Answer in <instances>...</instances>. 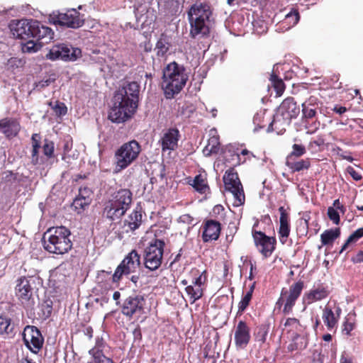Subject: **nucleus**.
<instances>
[{
    "mask_svg": "<svg viewBox=\"0 0 363 363\" xmlns=\"http://www.w3.org/2000/svg\"><path fill=\"white\" fill-rule=\"evenodd\" d=\"M140 86L135 82L128 83L114 94L108 119L113 123H122L130 118L136 112L139 101Z\"/></svg>",
    "mask_w": 363,
    "mask_h": 363,
    "instance_id": "1",
    "label": "nucleus"
},
{
    "mask_svg": "<svg viewBox=\"0 0 363 363\" xmlns=\"http://www.w3.org/2000/svg\"><path fill=\"white\" fill-rule=\"evenodd\" d=\"M190 24L189 35L192 38L208 37L210 34L212 11L208 4L196 2L187 12Z\"/></svg>",
    "mask_w": 363,
    "mask_h": 363,
    "instance_id": "2",
    "label": "nucleus"
},
{
    "mask_svg": "<svg viewBox=\"0 0 363 363\" xmlns=\"http://www.w3.org/2000/svg\"><path fill=\"white\" fill-rule=\"evenodd\" d=\"M189 75L186 68L176 62L169 63L163 69L162 87L167 99L179 94L186 85Z\"/></svg>",
    "mask_w": 363,
    "mask_h": 363,
    "instance_id": "3",
    "label": "nucleus"
},
{
    "mask_svg": "<svg viewBox=\"0 0 363 363\" xmlns=\"http://www.w3.org/2000/svg\"><path fill=\"white\" fill-rule=\"evenodd\" d=\"M71 232L65 226L50 228L43 236L44 249L50 253L64 255L72 248Z\"/></svg>",
    "mask_w": 363,
    "mask_h": 363,
    "instance_id": "4",
    "label": "nucleus"
},
{
    "mask_svg": "<svg viewBox=\"0 0 363 363\" xmlns=\"http://www.w3.org/2000/svg\"><path fill=\"white\" fill-rule=\"evenodd\" d=\"M133 194L128 189H121L104 203L102 215L111 221L119 220L130 208Z\"/></svg>",
    "mask_w": 363,
    "mask_h": 363,
    "instance_id": "5",
    "label": "nucleus"
},
{
    "mask_svg": "<svg viewBox=\"0 0 363 363\" xmlns=\"http://www.w3.org/2000/svg\"><path fill=\"white\" fill-rule=\"evenodd\" d=\"M141 146L135 140L123 144L115 152L116 170L120 172L137 160Z\"/></svg>",
    "mask_w": 363,
    "mask_h": 363,
    "instance_id": "6",
    "label": "nucleus"
},
{
    "mask_svg": "<svg viewBox=\"0 0 363 363\" xmlns=\"http://www.w3.org/2000/svg\"><path fill=\"white\" fill-rule=\"evenodd\" d=\"M303 289L304 281L302 280L293 283L289 289L283 288L280 296L276 302V307L278 308L283 307V313L284 315L290 314Z\"/></svg>",
    "mask_w": 363,
    "mask_h": 363,
    "instance_id": "7",
    "label": "nucleus"
},
{
    "mask_svg": "<svg viewBox=\"0 0 363 363\" xmlns=\"http://www.w3.org/2000/svg\"><path fill=\"white\" fill-rule=\"evenodd\" d=\"M165 243L160 239H154L143 252L144 266L150 271L159 269L162 262Z\"/></svg>",
    "mask_w": 363,
    "mask_h": 363,
    "instance_id": "8",
    "label": "nucleus"
},
{
    "mask_svg": "<svg viewBox=\"0 0 363 363\" xmlns=\"http://www.w3.org/2000/svg\"><path fill=\"white\" fill-rule=\"evenodd\" d=\"M223 180L225 190L230 191L233 195V205L235 206L243 205L245 201V196L242 184L234 167H230L225 171Z\"/></svg>",
    "mask_w": 363,
    "mask_h": 363,
    "instance_id": "9",
    "label": "nucleus"
},
{
    "mask_svg": "<svg viewBox=\"0 0 363 363\" xmlns=\"http://www.w3.org/2000/svg\"><path fill=\"white\" fill-rule=\"evenodd\" d=\"M191 284L185 288V291L191 303H195L203 296V291L207 283V272H201L196 267L192 268L189 272Z\"/></svg>",
    "mask_w": 363,
    "mask_h": 363,
    "instance_id": "10",
    "label": "nucleus"
},
{
    "mask_svg": "<svg viewBox=\"0 0 363 363\" xmlns=\"http://www.w3.org/2000/svg\"><path fill=\"white\" fill-rule=\"evenodd\" d=\"M140 265V255L135 250L129 252L116 267L111 277L113 284L117 286L121 282L123 276H128L131 273L136 272Z\"/></svg>",
    "mask_w": 363,
    "mask_h": 363,
    "instance_id": "11",
    "label": "nucleus"
},
{
    "mask_svg": "<svg viewBox=\"0 0 363 363\" xmlns=\"http://www.w3.org/2000/svg\"><path fill=\"white\" fill-rule=\"evenodd\" d=\"M146 300L143 295L135 294L125 298L121 305V313L129 319L140 318L145 313Z\"/></svg>",
    "mask_w": 363,
    "mask_h": 363,
    "instance_id": "12",
    "label": "nucleus"
},
{
    "mask_svg": "<svg viewBox=\"0 0 363 363\" xmlns=\"http://www.w3.org/2000/svg\"><path fill=\"white\" fill-rule=\"evenodd\" d=\"M16 295L21 303L26 307H31L35 301L33 298V287L35 281L26 277H21L17 281Z\"/></svg>",
    "mask_w": 363,
    "mask_h": 363,
    "instance_id": "13",
    "label": "nucleus"
},
{
    "mask_svg": "<svg viewBox=\"0 0 363 363\" xmlns=\"http://www.w3.org/2000/svg\"><path fill=\"white\" fill-rule=\"evenodd\" d=\"M55 24L71 28H78L84 25L83 15L75 9L67 10L65 13H59L52 16Z\"/></svg>",
    "mask_w": 363,
    "mask_h": 363,
    "instance_id": "14",
    "label": "nucleus"
},
{
    "mask_svg": "<svg viewBox=\"0 0 363 363\" xmlns=\"http://www.w3.org/2000/svg\"><path fill=\"white\" fill-rule=\"evenodd\" d=\"M252 237L255 246L262 257H269L276 249L277 240L274 237L267 236L262 231L253 230Z\"/></svg>",
    "mask_w": 363,
    "mask_h": 363,
    "instance_id": "15",
    "label": "nucleus"
},
{
    "mask_svg": "<svg viewBox=\"0 0 363 363\" xmlns=\"http://www.w3.org/2000/svg\"><path fill=\"white\" fill-rule=\"evenodd\" d=\"M25 345L33 352L37 353L43 347L44 339L40 330L33 325H26L23 333Z\"/></svg>",
    "mask_w": 363,
    "mask_h": 363,
    "instance_id": "16",
    "label": "nucleus"
},
{
    "mask_svg": "<svg viewBox=\"0 0 363 363\" xmlns=\"http://www.w3.org/2000/svg\"><path fill=\"white\" fill-rule=\"evenodd\" d=\"M36 20L21 19L17 21L16 23L11 28L13 35L17 38L22 40H28L31 38H34L36 35L35 29H37Z\"/></svg>",
    "mask_w": 363,
    "mask_h": 363,
    "instance_id": "17",
    "label": "nucleus"
},
{
    "mask_svg": "<svg viewBox=\"0 0 363 363\" xmlns=\"http://www.w3.org/2000/svg\"><path fill=\"white\" fill-rule=\"evenodd\" d=\"M278 116L285 118L286 123L296 118L300 113V107L293 97L286 98L277 109Z\"/></svg>",
    "mask_w": 363,
    "mask_h": 363,
    "instance_id": "18",
    "label": "nucleus"
},
{
    "mask_svg": "<svg viewBox=\"0 0 363 363\" xmlns=\"http://www.w3.org/2000/svg\"><path fill=\"white\" fill-rule=\"evenodd\" d=\"M221 231V224L219 220L207 219L202 225V240L203 242L217 240Z\"/></svg>",
    "mask_w": 363,
    "mask_h": 363,
    "instance_id": "19",
    "label": "nucleus"
},
{
    "mask_svg": "<svg viewBox=\"0 0 363 363\" xmlns=\"http://www.w3.org/2000/svg\"><path fill=\"white\" fill-rule=\"evenodd\" d=\"M46 57L51 60H74L76 59L72 48L66 44L54 45L47 54Z\"/></svg>",
    "mask_w": 363,
    "mask_h": 363,
    "instance_id": "20",
    "label": "nucleus"
},
{
    "mask_svg": "<svg viewBox=\"0 0 363 363\" xmlns=\"http://www.w3.org/2000/svg\"><path fill=\"white\" fill-rule=\"evenodd\" d=\"M342 313L339 306L335 305L334 310L328 305L323 310L322 319L328 330H336Z\"/></svg>",
    "mask_w": 363,
    "mask_h": 363,
    "instance_id": "21",
    "label": "nucleus"
},
{
    "mask_svg": "<svg viewBox=\"0 0 363 363\" xmlns=\"http://www.w3.org/2000/svg\"><path fill=\"white\" fill-rule=\"evenodd\" d=\"M330 294L328 286L324 284H320L316 287L314 286L312 289L306 292L303 296V301L307 305H311L313 303L325 299Z\"/></svg>",
    "mask_w": 363,
    "mask_h": 363,
    "instance_id": "22",
    "label": "nucleus"
},
{
    "mask_svg": "<svg viewBox=\"0 0 363 363\" xmlns=\"http://www.w3.org/2000/svg\"><path fill=\"white\" fill-rule=\"evenodd\" d=\"M250 329L247 324L245 321H239L234 335L236 347L241 349L246 347L250 341Z\"/></svg>",
    "mask_w": 363,
    "mask_h": 363,
    "instance_id": "23",
    "label": "nucleus"
},
{
    "mask_svg": "<svg viewBox=\"0 0 363 363\" xmlns=\"http://www.w3.org/2000/svg\"><path fill=\"white\" fill-rule=\"evenodd\" d=\"M16 333V325L12 318L5 313L0 314V337L12 339Z\"/></svg>",
    "mask_w": 363,
    "mask_h": 363,
    "instance_id": "24",
    "label": "nucleus"
},
{
    "mask_svg": "<svg viewBox=\"0 0 363 363\" xmlns=\"http://www.w3.org/2000/svg\"><path fill=\"white\" fill-rule=\"evenodd\" d=\"M179 131L177 128H169L163 135L160 142L162 150H174L178 146L179 139Z\"/></svg>",
    "mask_w": 363,
    "mask_h": 363,
    "instance_id": "25",
    "label": "nucleus"
},
{
    "mask_svg": "<svg viewBox=\"0 0 363 363\" xmlns=\"http://www.w3.org/2000/svg\"><path fill=\"white\" fill-rule=\"evenodd\" d=\"M142 210L141 208H136L133 212L125 218L122 225V233H128L133 232L138 229L142 224Z\"/></svg>",
    "mask_w": 363,
    "mask_h": 363,
    "instance_id": "26",
    "label": "nucleus"
},
{
    "mask_svg": "<svg viewBox=\"0 0 363 363\" xmlns=\"http://www.w3.org/2000/svg\"><path fill=\"white\" fill-rule=\"evenodd\" d=\"M93 191L89 187H81L79 190V194L73 201V206L78 210V213L84 211L85 208L90 205L92 201Z\"/></svg>",
    "mask_w": 363,
    "mask_h": 363,
    "instance_id": "27",
    "label": "nucleus"
},
{
    "mask_svg": "<svg viewBox=\"0 0 363 363\" xmlns=\"http://www.w3.org/2000/svg\"><path fill=\"white\" fill-rule=\"evenodd\" d=\"M21 130L19 122L13 118H4L0 120V132L6 138L16 137Z\"/></svg>",
    "mask_w": 363,
    "mask_h": 363,
    "instance_id": "28",
    "label": "nucleus"
},
{
    "mask_svg": "<svg viewBox=\"0 0 363 363\" xmlns=\"http://www.w3.org/2000/svg\"><path fill=\"white\" fill-rule=\"evenodd\" d=\"M279 211L280 213V225L278 233L280 242L282 244H285L290 234L289 214L284 206H280Z\"/></svg>",
    "mask_w": 363,
    "mask_h": 363,
    "instance_id": "29",
    "label": "nucleus"
},
{
    "mask_svg": "<svg viewBox=\"0 0 363 363\" xmlns=\"http://www.w3.org/2000/svg\"><path fill=\"white\" fill-rule=\"evenodd\" d=\"M35 28H37V29L35 30L36 35H35L34 38L38 43L42 45V46L50 43L53 40L54 31L52 28L44 26L38 21Z\"/></svg>",
    "mask_w": 363,
    "mask_h": 363,
    "instance_id": "30",
    "label": "nucleus"
},
{
    "mask_svg": "<svg viewBox=\"0 0 363 363\" xmlns=\"http://www.w3.org/2000/svg\"><path fill=\"white\" fill-rule=\"evenodd\" d=\"M172 47L171 37L165 33H162L157 40L155 50L157 57H166Z\"/></svg>",
    "mask_w": 363,
    "mask_h": 363,
    "instance_id": "31",
    "label": "nucleus"
},
{
    "mask_svg": "<svg viewBox=\"0 0 363 363\" xmlns=\"http://www.w3.org/2000/svg\"><path fill=\"white\" fill-rule=\"evenodd\" d=\"M286 165L291 169V172H301L308 170L311 165V159H300L286 157Z\"/></svg>",
    "mask_w": 363,
    "mask_h": 363,
    "instance_id": "32",
    "label": "nucleus"
},
{
    "mask_svg": "<svg viewBox=\"0 0 363 363\" xmlns=\"http://www.w3.org/2000/svg\"><path fill=\"white\" fill-rule=\"evenodd\" d=\"M290 123H286L285 118L278 116V113L276 112V114L274 116L272 121L269 123L267 130V132L275 131L278 135L283 134L286 131V127L289 126Z\"/></svg>",
    "mask_w": 363,
    "mask_h": 363,
    "instance_id": "33",
    "label": "nucleus"
},
{
    "mask_svg": "<svg viewBox=\"0 0 363 363\" xmlns=\"http://www.w3.org/2000/svg\"><path fill=\"white\" fill-rule=\"evenodd\" d=\"M179 2L178 0H160L159 8L163 11L165 16L175 15L179 9Z\"/></svg>",
    "mask_w": 363,
    "mask_h": 363,
    "instance_id": "34",
    "label": "nucleus"
},
{
    "mask_svg": "<svg viewBox=\"0 0 363 363\" xmlns=\"http://www.w3.org/2000/svg\"><path fill=\"white\" fill-rule=\"evenodd\" d=\"M340 228H331L325 230L320 235V241L323 245H330L340 237Z\"/></svg>",
    "mask_w": 363,
    "mask_h": 363,
    "instance_id": "35",
    "label": "nucleus"
},
{
    "mask_svg": "<svg viewBox=\"0 0 363 363\" xmlns=\"http://www.w3.org/2000/svg\"><path fill=\"white\" fill-rule=\"evenodd\" d=\"M246 159L241 161L240 154L235 152L234 150L229 148L224 152V163L233 166V167L245 162Z\"/></svg>",
    "mask_w": 363,
    "mask_h": 363,
    "instance_id": "36",
    "label": "nucleus"
},
{
    "mask_svg": "<svg viewBox=\"0 0 363 363\" xmlns=\"http://www.w3.org/2000/svg\"><path fill=\"white\" fill-rule=\"evenodd\" d=\"M220 150V141L218 135H213L208 140V143L203 150L206 156L216 154Z\"/></svg>",
    "mask_w": 363,
    "mask_h": 363,
    "instance_id": "37",
    "label": "nucleus"
},
{
    "mask_svg": "<svg viewBox=\"0 0 363 363\" xmlns=\"http://www.w3.org/2000/svg\"><path fill=\"white\" fill-rule=\"evenodd\" d=\"M269 81L271 82V86L276 91L277 96H281L284 94L286 88L283 80L276 74L272 72L270 75Z\"/></svg>",
    "mask_w": 363,
    "mask_h": 363,
    "instance_id": "38",
    "label": "nucleus"
},
{
    "mask_svg": "<svg viewBox=\"0 0 363 363\" xmlns=\"http://www.w3.org/2000/svg\"><path fill=\"white\" fill-rule=\"evenodd\" d=\"M355 327V313H348L344 320L342 323V333L347 336L351 335V332L354 329Z\"/></svg>",
    "mask_w": 363,
    "mask_h": 363,
    "instance_id": "39",
    "label": "nucleus"
},
{
    "mask_svg": "<svg viewBox=\"0 0 363 363\" xmlns=\"http://www.w3.org/2000/svg\"><path fill=\"white\" fill-rule=\"evenodd\" d=\"M27 41L21 44V50L24 53H35L42 48V45L36 40H26Z\"/></svg>",
    "mask_w": 363,
    "mask_h": 363,
    "instance_id": "40",
    "label": "nucleus"
},
{
    "mask_svg": "<svg viewBox=\"0 0 363 363\" xmlns=\"http://www.w3.org/2000/svg\"><path fill=\"white\" fill-rule=\"evenodd\" d=\"M192 186L199 193L205 194L208 189L206 179L201 174L196 175L193 181Z\"/></svg>",
    "mask_w": 363,
    "mask_h": 363,
    "instance_id": "41",
    "label": "nucleus"
},
{
    "mask_svg": "<svg viewBox=\"0 0 363 363\" xmlns=\"http://www.w3.org/2000/svg\"><path fill=\"white\" fill-rule=\"evenodd\" d=\"M325 144V139L323 136L318 135L315 138L311 140L308 145V149L312 152L315 153L321 150Z\"/></svg>",
    "mask_w": 363,
    "mask_h": 363,
    "instance_id": "42",
    "label": "nucleus"
},
{
    "mask_svg": "<svg viewBox=\"0 0 363 363\" xmlns=\"http://www.w3.org/2000/svg\"><path fill=\"white\" fill-rule=\"evenodd\" d=\"M301 121L303 123H308L310 121L317 119L318 112L315 109H309L306 106H301Z\"/></svg>",
    "mask_w": 363,
    "mask_h": 363,
    "instance_id": "43",
    "label": "nucleus"
},
{
    "mask_svg": "<svg viewBox=\"0 0 363 363\" xmlns=\"http://www.w3.org/2000/svg\"><path fill=\"white\" fill-rule=\"evenodd\" d=\"M269 329V325L265 324H262L259 326H258L257 328V331L255 333V340L262 344L264 343L267 340Z\"/></svg>",
    "mask_w": 363,
    "mask_h": 363,
    "instance_id": "44",
    "label": "nucleus"
},
{
    "mask_svg": "<svg viewBox=\"0 0 363 363\" xmlns=\"http://www.w3.org/2000/svg\"><path fill=\"white\" fill-rule=\"evenodd\" d=\"M320 101L316 96H311L303 103H302L301 106H306V108L315 109L318 112L320 111Z\"/></svg>",
    "mask_w": 363,
    "mask_h": 363,
    "instance_id": "45",
    "label": "nucleus"
},
{
    "mask_svg": "<svg viewBox=\"0 0 363 363\" xmlns=\"http://www.w3.org/2000/svg\"><path fill=\"white\" fill-rule=\"evenodd\" d=\"M43 152L47 158L50 159L55 157V143L54 142L45 139L43 145Z\"/></svg>",
    "mask_w": 363,
    "mask_h": 363,
    "instance_id": "46",
    "label": "nucleus"
},
{
    "mask_svg": "<svg viewBox=\"0 0 363 363\" xmlns=\"http://www.w3.org/2000/svg\"><path fill=\"white\" fill-rule=\"evenodd\" d=\"M211 216L213 218V220H219L220 222L223 220L225 217V211L222 205H216L211 212Z\"/></svg>",
    "mask_w": 363,
    "mask_h": 363,
    "instance_id": "47",
    "label": "nucleus"
},
{
    "mask_svg": "<svg viewBox=\"0 0 363 363\" xmlns=\"http://www.w3.org/2000/svg\"><path fill=\"white\" fill-rule=\"evenodd\" d=\"M306 150L304 145L299 144H294L292 145V151L286 157L296 158L305 155Z\"/></svg>",
    "mask_w": 363,
    "mask_h": 363,
    "instance_id": "48",
    "label": "nucleus"
},
{
    "mask_svg": "<svg viewBox=\"0 0 363 363\" xmlns=\"http://www.w3.org/2000/svg\"><path fill=\"white\" fill-rule=\"evenodd\" d=\"M252 296L250 295V293H246L241 301L238 303V313L242 314L248 307Z\"/></svg>",
    "mask_w": 363,
    "mask_h": 363,
    "instance_id": "49",
    "label": "nucleus"
},
{
    "mask_svg": "<svg viewBox=\"0 0 363 363\" xmlns=\"http://www.w3.org/2000/svg\"><path fill=\"white\" fill-rule=\"evenodd\" d=\"M284 328H287L289 332L297 330L301 325L300 320L296 318H288L284 323Z\"/></svg>",
    "mask_w": 363,
    "mask_h": 363,
    "instance_id": "50",
    "label": "nucleus"
},
{
    "mask_svg": "<svg viewBox=\"0 0 363 363\" xmlns=\"http://www.w3.org/2000/svg\"><path fill=\"white\" fill-rule=\"evenodd\" d=\"M328 216L330 220L335 225H338L340 222V217L337 211L334 207H328Z\"/></svg>",
    "mask_w": 363,
    "mask_h": 363,
    "instance_id": "51",
    "label": "nucleus"
},
{
    "mask_svg": "<svg viewBox=\"0 0 363 363\" xmlns=\"http://www.w3.org/2000/svg\"><path fill=\"white\" fill-rule=\"evenodd\" d=\"M300 19V15L297 9H293L290 13L286 15V20L293 26L296 25Z\"/></svg>",
    "mask_w": 363,
    "mask_h": 363,
    "instance_id": "52",
    "label": "nucleus"
},
{
    "mask_svg": "<svg viewBox=\"0 0 363 363\" xmlns=\"http://www.w3.org/2000/svg\"><path fill=\"white\" fill-rule=\"evenodd\" d=\"M55 114L58 116H65L67 113V108L65 104L62 102L56 101V104L52 106Z\"/></svg>",
    "mask_w": 363,
    "mask_h": 363,
    "instance_id": "53",
    "label": "nucleus"
},
{
    "mask_svg": "<svg viewBox=\"0 0 363 363\" xmlns=\"http://www.w3.org/2000/svg\"><path fill=\"white\" fill-rule=\"evenodd\" d=\"M39 150L40 149L34 147L31 150L30 162L34 166L43 164V160L39 157Z\"/></svg>",
    "mask_w": 363,
    "mask_h": 363,
    "instance_id": "54",
    "label": "nucleus"
},
{
    "mask_svg": "<svg viewBox=\"0 0 363 363\" xmlns=\"http://www.w3.org/2000/svg\"><path fill=\"white\" fill-rule=\"evenodd\" d=\"M2 180L4 182L13 184L17 181V174L13 173L11 171H6L4 173Z\"/></svg>",
    "mask_w": 363,
    "mask_h": 363,
    "instance_id": "55",
    "label": "nucleus"
},
{
    "mask_svg": "<svg viewBox=\"0 0 363 363\" xmlns=\"http://www.w3.org/2000/svg\"><path fill=\"white\" fill-rule=\"evenodd\" d=\"M363 237V227L358 228L349 236V242H356Z\"/></svg>",
    "mask_w": 363,
    "mask_h": 363,
    "instance_id": "56",
    "label": "nucleus"
},
{
    "mask_svg": "<svg viewBox=\"0 0 363 363\" xmlns=\"http://www.w3.org/2000/svg\"><path fill=\"white\" fill-rule=\"evenodd\" d=\"M40 135L39 133H33L31 136L32 148H38L41 147Z\"/></svg>",
    "mask_w": 363,
    "mask_h": 363,
    "instance_id": "57",
    "label": "nucleus"
},
{
    "mask_svg": "<svg viewBox=\"0 0 363 363\" xmlns=\"http://www.w3.org/2000/svg\"><path fill=\"white\" fill-rule=\"evenodd\" d=\"M347 172L355 181H360L362 179V175L358 172H357L352 167H348L347 168Z\"/></svg>",
    "mask_w": 363,
    "mask_h": 363,
    "instance_id": "58",
    "label": "nucleus"
},
{
    "mask_svg": "<svg viewBox=\"0 0 363 363\" xmlns=\"http://www.w3.org/2000/svg\"><path fill=\"white\" fill-rule=\"evenodd\" d=\"M264 113H257L253 118L254 123L257 124L260 128L265 127V125L261 124V119H264Z\"/></svg>",
    "mask_w": 363,
    "mask_h": 363,
    "instance_id": "59",
    "label": "nucleus"
},
{
    "mask_svg": "<svg viewBox=\"0 0 363 363\" xmlns=\"http://www.w3.org/2000/svg\"><path fill=\"white\" fill-rule=\"evenodd\" d=\"M179 221L186 224H192L194 218L189 214H183L179 216Z\"/></svg>",
    "mask_w": 363,
    "mask_h": 363,
    "instance_id": "60",
    "label": "nucleus"
},
{
    "mask_svg": "<svg viewBox=\"0 0 363 363\" xmlns=\"http://www.w3.org/2000/svg\"><path fill=\"white\" fill-rule=\"evenodd\" d=\"M301 347L299 345V344L296 341V338L293 340V341L289 344L287 346V350L289 352H293L294 351L301 350Z\"/></svg>",
    "mask_w": 363,
    "mask_h": 363,
    "instance_id": "61",
    "label": "nucleus"
},
{
    "mask_svg": "<svg viewBox=\"0 0 363 363\" xmlns=\"http://www.w3.org/2000/svg\"><path fill=\"white\" fill-rule=\"evenodd\" d=\"M351 261L354 264L363 263V250H359L357 254L351 258Z\"/></svg>",
    "mask_w": 363,
    "mask_h": 363,
    "instance_id": "62",
    "label": "nucleus"
},
{
    "mask_svg": "<svg viewBox=\"0 0 363 363\" xmlns=\"http://www.w3.org/2000/svg\"><path fill=\"white\" fill-rule=\"evenodd\" d=\"M336 150H337V155H339L342 159L346 160H347V161H349V162H352V161H353V160H354V159H353V157L350 155V153H349V154H347H347L343 153V152H342V150L340 147H337L336 148Z\"/></svg>",
    "mask_w": 363,
    "mask_h": 363,
    "instance_id": "63",
    "label": "nucleus"
},
{
    "mask_svg": "<svg viewBox=\"0 0 363 363\" xmlns=\"http://www.w3.org/2000/svg\"><path fill=\"white\" fill-rule=\"evenodd\" d=\"M334 208H335L336 210H340L342 213H345V208L344 207L343 205H342L340 202V200L337 199H335L334 201H333V203Z\"/></svg>",
    "mask_w": 363,
    "mask_h": 363,
    "instance_id": "64",
    "label": "nucleus"
}]
</instances>
